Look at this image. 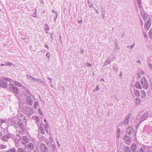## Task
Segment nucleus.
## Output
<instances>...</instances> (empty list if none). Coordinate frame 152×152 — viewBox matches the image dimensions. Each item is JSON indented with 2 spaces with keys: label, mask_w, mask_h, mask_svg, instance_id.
Masks as SVG:
<instances>
[{
  "label": "nucleus",
  "mask_w": 152,
  "mask_h": 152,
  "mask_svg": "<svg viewBox=\"0 0 152 152\" xmlns=\"http://www.w3.org/2000/svg\"><path fill=\"white\" fill-rule=\"evenodd\" d=\"M141 82L143 88L146 90H148L149 87L148 86L149 83L146 78L143 77L142 78Z\"/></svg>",
  "instance_id": "f257e3e1"
},
{
  "label": "nucleus",
  "mask_w": 152,
  "mask_h": 152,
  "mask_svg": "<svg viewBox=\"0 0 152 152\" xmlns=\"http://www.w3.org/2000/svg\"><path fill=\"white\" fill-rule=\"evenodd\" d=\"M9 90L12 92L13 93L17 94L18 93V89L17 87H16L12 84L10 83L9 84Z\"/></svg>",
  "instance_id": "f03ea898"
},
{
  "label": "nucleus",
  "mask_w": 152,
  "mask_h": 152,
  "mask_svg": "<svg viewBox=\"0 0 152 152\" xmlns=\"http://www.w3.org/2000/svg\"><path fill=\"white\" fill-rule=\"evenodd\" d=\"M149 113L148 112H145L139 118V121L140 123H142L144 121L146 120L148 117Z\"/></svg>",
  "instance_id": "7ed1b4c3"
},
{
  "label": "nucleus",
  "mask_w": 152,
  "mask_h": 152,
  "mask_svg": "<svg viewBox=\"0 0 152 152\" xmlns=\"http://www.w3.org/2000/svg\"><path fill=\"white\" fill-rule=\"evenodd\" d=\"M17 118L18 120L21 122H23L24 120L26 121V118L21 114L18 113L17 115Z\"/></svg>",
  "instance_id": "20e7f679"
},
{
  "label": "nucleus",
  "mask_w": 152,
  "mask_h": 152,
  "mask_svg": "<svg viewBox=\"0 0 152 152\" xmlns=\"http://www.w3.org/2000/svg\"><path fill=\"white\" fill-rule=\"evenodd\" d=\"M0 86L6 88L7 87V83L2 80L0 79Z\"/></svg>",
  "instance_id": "39448f33"
},
{
  "label": "nucleus",
  "mask_w": 152,
  "mask_h": 152,
  "mask_svg": "<svg viewBox=\"0 0 152 152\" xmlns=\"http://www.w3.org/2000/svg\"><path fill=\"white\" fill-rule=\"evenodd\" d=\"M11 137V135L10 134H9V135L3 136L1 137V139L3 141L7 142L8 141L9 139Z\"/></svg>",
  "instance_id": "423d86ee"
},
{
  "label": "nucleus",
  "mask_w": 152,
  "mask_h": 152,
  "mask_svg": "<svg viewBox=\"0 0 152 152\" xmlns=\"http://www.w3.org/2000/svg\"><path fill=\"white\" fill-rule=\"evenodd\" d=\"M26 101L28 104L29 105H31L33 103V101L31 97L28 96L26 98Z\"/></svg>",
  "instance_id": "0eeeda50"
},
{
  "label": "nucleus",
  "mask_w": 152,
  "mask_h": 152,
  "mask_svg": "<svg viewBox=\"0 0 152 152\" xmlns=\"http://www.w3.org/2000/svg\"><path fill=\"white\" fill-rule=\"evenodd\" d=\"M134 129L132 127H129L126 129V132L128 134L130 135L133 133L134 131Z\"/></svg>",
  "instance_id": "6e6552de"
},
{
  "label": "nucleus",
  "mask_w": 152,
  "mask_h": 152,
  "mask_svg": "<svg viewBox=\"0 0 152 152\" xmlns=\"http://www.w3.org/2000/svg\"><path fill=\"white\" fill-rule=\"evenodd\" d=\"M26 147L29 150L32 151L34 148V145L31 142L29 143L27 145Z\"/></svg>",
  "instance_id": "1a4fd4ad"
},
{
  "label": "nucleus",
  "mask_w": 152,
  "mask_h": 152,
  "mask_svg": "<svg viewBox=\"0 0 152 152\" xmlns=\"http://www.w3.org/2000/svg\"><path fill=\"white\" fill-rule=\"evenodd\" d=\"M151 20H149L145 23V26L147 29H148L150 28L151 25Z\"/></svg>",
  "instance_id": "9d476101"
},
{
  "label": "nucleus",
  "mask_w": 152,
  "mask_h": 152,
  "mask_svg": "<svg viewBox=\"0 0 152 152\" xmlns=\"http://www.w3.org/2000/svg\"><path fill=\"white\" fill-rule=\"evenodd\" d=\"M15 139V144H17L19 141H20L21 140V138L20 136L18 134H17L16 135V138H14Z\"/></svg>",
  "instance_id": "9b49d317"
},
{
  "label": "nucleus",
  "mask_w": 152,
  "mask_h": 152,
  "mask_svg": "<svg viewBox=\"0 0 152 152\" xmlns=\"http://www.w3.org/2000/svg\"><path fill=\"white\" fill-rule=\"evenodd\" d=\"M150 86H149V88L147 90V91H146V92L148 95H149L150 94L151 92V90H152V83L151 82H150Z\"/></svg>",
  "instance_id": "f8f14e48"
},
{
  "label": "nucleus",
  "mask_w": 152,
  "mask_h": 152,
  "mask_svg": "<svg viewBox=\"0 0 152 152\" xmlns=\"http://www.w3.org/2000/svg\"><path fill=\"white\" fill-rule=\"evenodd\" d=\"M133 91L134 94L137 96L140 97V93L138 90L134 88Z\"/></svg>",
  "instance_id": "ddd939ff"
},
{
  "label": "nucleus",
  "mask_w": 152,
  "mask_h": 152,
  "mask_svg": "<svg viewBox=\"0 0 152 152\" xmlns=\"http://www.w3.org/2000/svg\"><path fill=\"white\" fill-rule=\"evenodd\" d=\"M131 147L133 152H135L137 148L136 145L133 144L131 145Z\"/></svg>",
  "instance_id": "4468645a"
},
{
  "label": "nucleus",
  "mask_w": 152,
  "mask_h": 152,
  "mask_svg": "<svg viewBox=\"0 0 152 152\" xmlns=\"http://www.w3.org/2000/svg\"><path fill=\"white\" fill-rule=\"evenodd\" d=\"M134 86L135 87L139 89H141L142 88V87L139 82H137L135 84Z\"/></svg>",
  "instance_id": "2eb2a0df"
},
{
  "label": "nucleus",
  "mask_w": 152,
  "mask_h": 152,
  "mask_svg": "<svg viewBox=\"0 0 152 152\" xmlns=\"http://www.w3.org/2000/svg\"><path fill=\"white\" fill-rule=\"evenodd\" d=\"M17 124L18 125L20 129H23V125L22 123L19 121H18L17 122Z\"/></svg>",
  "instance_id": "dca6fc26"
},
{
  "label": "nucleus",
  "mask_w": 152,
  "mask_h": 152,
  "mask_svg": "<svg viewBox=\"0 0 152 152\" xmlns=\"http://www.w3.org/2000/svg\"><path fill=\"white\" fill-rule=\"evenodd\" d=\"M129 116L127 117L124 120L123 123L125 125L127 124L129 122Z\"/></svg>",
  "instance_id": "f3484780"
},
{
  "label": "nucleus",
  "mask_w": 152,
  "mask_h": 152,
  "mask_svg": "<svg viewBox=\"0 0 152 152\" xmlns=\"http://www.w3.org/2000/svg\"><path fill=\"white\" fill-rule=\"evenodd\" d=\"M111 63L110 58H108L107 60L105 61L104 66L106 65L107 64H110Z\"/></svg>",
  "instance_id": "a211bd4d"
},
{
  "label": "nucleus",
  "mask_w": 152,
  "mask_h": 152,
  "mask_svg": "<svg viewBox=\"0 0 152 152\" xmlns=\"http://www.w3.org/2000/svg\"><path fill=\"white\" fill-rule=\"evenodd\" d=\"M141 101L140 98H136L135 99V103L136 104L138 105L140 103Z\"/></svg>",
  "instance_id": "6ab92c4d"
},
{
  "label": "nucleus",
  "mask_w": 152,
  "mask_h": 152,
  "mask_svg": "<svg viewBox=\"0 0 152 152\" xmlns=\"http://www.w3.org/2000/svg\"><path fill=\"white\" fill-rule=\"evenodd\" d=\"M7 152H16V149L13 147L8 150Z\"/></svg>",
  "instance_id": "aec40b11"
},
{
  "label": "nucleus",
  "mask_w": 152,
  "mask_h": 152,
  "mask_svg": "<svg viewBox=\"0 0 152 152\" xmlns=\"http://www.w3.org/2000/svg\"><path fill=\"white\" fill-rule=\"evenodd\" d=\"M124 152H131L129 147L126 146L124 150Z\"/></svg>",
  "instance_id": "412c9836"
},
{
  "label": "nucleus",
  "mask_w": 152,
  "mask_h": 152,
  "mask_svg": "<svg viewBox=\"0 0 152 152\" xmlns=\"http://www.w3.org/2000/svg\"><path fill=\"white\" fill-rule=\"evenodd\" d=\"M142 94L141 98H145L146 96V94L145 91L142 90L141 91Z\"/></svg>",
  "instance_id": "4be33fe9"
},
{
  "label": "nucleus",
  "mask_w": 152,
  "mask_h": 152,
  "mask_svg": "<svg viewBox=\"0 0 152 152\" xmlns=\"http://www.w3.org/2000/svg\"><path fill=\"white\" fill-rule=\"evenodd\" d=\"M16 152H25V151L23 148H20L17 149Z\"/></svg>",
  "instance_id": "5701e85b"
},
{
  "label": "nucleus",
  "mask_w": 152,
  "mask_h": 152,
  "mask_svg": "<svg viewBox=\"0 0 152 152\" xmlns=\"http://www.w3.org/2000/svg\"><path fill=\"white\" fill-rule=\"evenodd\" d=\"M40 133L41 134H45V131L43 129L42 126H41L40 127Z\"/></svg>",
  "instance_id": "b1692460"
},
{
  "label": "nucleus",
  "mask_w": 152,
  "mask_h": 152,
  "mask_svg": "<svg viewBox=\"0 0 152 152\" xmlns=\"http://www.w3.org/2000/svg\"><path fill=\"white\" fill-rule=\"evenodd\" d=\"M37 82H39L40 83L43 85L45 83V82L39 78H37Z\"/></svg>",
  "instance_id": "393cba45"
},
{
  "label": "nucleus",
  "mask_w": 152,
  "mask_h": 152,
  "mask_svg": "<svg viewBox=\"0 0 152 152\" xmlns=\"http://www.w3.org/2000/svg\"><path fill=\"white\" fill-rule=\"evenodd\" d=\"M23 139L24 142L26 143L28 142L29 141L28 139L26 136L23 137Z\"/></svg>",
  "instance_id": "a878e982"
},
{
  "label": "nucleus",
  "mask_w": 152,
  "mask_h": 152,
  "mask_svg": "<svg viewBox=\"0 0 152 152\" xmlns=\"http://www.w3.org/2000/svg\"><path fill=\"white\" fill-rule=\"evenodd\" d=\"M137 3L138 6L140 8L142 6L141 0L137 1Z\"/></svg>",
  "instance_id": "bb28decb"
},
{
  "label": "nucleus",
  "mask_w": 152,
  "mask_h": 152,
  "mask_svg": "<svg viewBox=\"0 0 152 152\" xmlns=\"http://www.w3.org/2000/svg\"><path fill=\"white\" fill-rule=\"evenodd\" d=\"M145 148L144 146H142L140 149V152H145Z\"/></svg>",
  "instance_id": "cd10ccee"
},
{
  "label": "nucleus",
  "mask_w": 152,
  "mask_h": 152,
  "mask_svg": "<svg viewBox=\"0 0 152 152\" xmlns=\"http://www.w3.org/2000/svg\"><path fill=\"white\" fill-rule=\"evenodd\" d=\"M14 83L15 86H18L20 87H21L22 85L20 83L15 81L14 82Z\"/></svg>",
  "instance_id": "c85d7f7f"
},
{
  "label": "nucleus",
  "mask_w": 152,
  "mask_h": 152,
  "mask_svg": "<svg viewBox=\"0 0 152 152\" xmlns=\"http://www.w3.org/2000/svg\"><path fill=\"white\" fill-rule=\"evenodd\" d=\"M113 70L115 71V73H117L118 72V68L115 66H113Z\"/></svg>",
  "instance_id": "c756f323"
},
{
  "label": "nucleus",
  "mask_w": 152,
  "mask_h": 152,
  "mask_svg": "<svg viewBox=\"0 0 152 152\" xmlns=\"http://www.w3.org/2000/svg\"><path fill=\"white\" fill-rule=\"evenodd\" d=\"M124 123L123 122H121L118 124V126L121 127H124Z\"/></svg>",
  "instance_id": "7c9ffc66"
},
{
  "label": "nucleus",
  "mask_w": 152,
  "mask_h": 152,
  "mask_svg": "<svg viewBox=\"0 0 152 152\" xmlns=\"http://www.w3.org/2000/svg\"><path fill=\"white\" fill-rule=\"evenodd\" d=\"M48 124H47V123L45 124L44 125L45 129V130H46V132H48Z\"/></svg>",
  "instance_id": "2f4dec72"
},
{
  "label": "nucleus",
  "mask_w": 152,
  "mask_h": 152,
  "mask_svg": "<svg viewBox=\"0 0 152 152\" xmlns=\"http://www.w3.org/2000/svg\"><path fill=\"white\" fill-rule=\"evenodd\" d=\"M149 35L150 37V38L151 39H152V29H151L149 32Z\"/></svg>",
  "instance_id": "473e14b6"
},
{
  "label": "nucleus",
  "mask_w": 152,
  "mask_h": 152,
  "mask_svg": "<svg viewBox=\"0 0 152 152\" xmlns=\"http://www.w3.org/2000/svg\"><path fill=\"white\" fill-rule=\"evenodd\" d=\"M7 147L6 145H3V144H1L0 145V148L1 149H3L6 148Z\"/></svg>",
  "instance_id": "72a5a7b5"
},
{
  "label": "nucleus",
  "mask_w": 152,
  "mask_h": 152,
  "mask_svg": "<svg viewBox=\"0 0 152 152\" xmlns=\"http://www.w3.org/2000/svg\"><path fill=\"white\" fill-rule=\"evenodd\" d=\"M141 14L142 16V17L144 19H145V18H146V15L144 13L141 12Z\"/></svg>",
  "instance_id": "f704fd0d"
},
{
  "label": "nucleus",
  "mask_w": 152,
  "mask_h": 152,
  "mask_svg": "<svg viewBox=\"0 0 152 152\" xmlns=\"http://www.w3.org/2000/svg\"><path fill=\"white\" fill-rule=\"evenodd\" d=\"M45 26H46V27L45 29V30L46 31H49L50 29V28L48 25L47 24H46Z\"/></svg>",
  "instance_id": "c9c22d12"
},
{
  "label": "nucleus",
  "mask_w": 152,
  "mask_h": 152,
  "mask_svg": "<svg viewBox=\"0 0 152 152\" xmlns=\"http://www.w3.org/2000/svg\"><path fill=\"white\" fill-rule=\"evenodd\" d=\"M52 147L53 148V151H55L56 150V146L55 143L52 144Z\"/></svg>",
  "instance_id": "e433bc0d"
},
{
  "label": "nucleus",
  "mask_w": 152,
  "mask_h": 152,
  "mask_svg": "<svg viewBox=\"0 0 152 152\" xmlns=\"http://www.w3.org/2000/svg\"><path fill=\"white\" fill-rule=\"evenodd\" d=\"M45 145L44 144V143H41V150H42L43 148H44L45 147Z\"/></svg>",
  "instance_id": "4c0bfd02"
},
{
  "label": "nucleus",
  "mask_w": 152,
  "mask_h": 152,
  "mask_svg": "<svg viewBox=\"0 0 152 152\" xmlns=\"http://www.w3.org/2000/svg\"><path fill=\"white\" fill-rule=\"evenodd\" d=\"M43 152H47L48 151V149L46 146L42 150Z\"/></svg>",
  "instance_id": "58836bf2"
},
{
  "label": "nucleus",
  "mask_w": 152,
  "mask_h": 152,
  "mask_svg": "<svg viewBox=\"0 0 152 152\" xmlns=\"http://www.w3.org/2000/svg\"><path fill=\"white\" fill-rule=\"evenodd\" d=\"M12 64V63L9 62H7L6 63L5 65L7 66H10Z\"/></svg>",
  "instance_id": "ea45409f"
},
{
  "label": "nucleus",
  "mask_w": 152,
  "mask_h": 152,
  "mask_svg": "<svg viewBox=\"0 0 152 152\" xmlns=\"http://www.w3.org/2000/svg\"><path fill=\"white\" fill-rule=\"evenodd\" d=\"M152 58L151 57H149L148 58V60H147L148 64L151 63V62Z\"/></svg>",
  "instance_id": "a19ab883"
},
{
  "label": "nucleus",
  "mask_w": 152,
  "mask_h": 152,
  "mask_svg": "<svg viewBox=\"0 0 152 152\" xmlns=\"http://www.w3.org/2000/svg\"><path fill=\"white\" fill-rule=\"evenodd\" d=\"M120 132H117V137L118 139H119L120 137Z\"/></svg>",
  "instance_id": "79ce46f5"
},
{
  "label": "nucleus",
  "mask_w": 152,
  "mask_h": 152,
  "mask_svg": "<svg viewBox=\"0 0 152 152\" xmlns=\"http://www.w3.org/2000/svg\"><path fill=\"white\" fill-rule=\"evenodd\" d=\"M12 125H13L15 127H16L17 125L16 124V123L15 121H12Z\"/></svg>",
  "instance_id": "37998d69"
},
{
  "label": "nucleus",
  "mask_w": 152,
  "mask_h": 152,
  "mask_svg": "<svg viewBox=\"0 0 152 152\" xmlns=\"http://www.w3.org/2000/svg\"><path fill=\"white\" fill-rule=\"evenodd\" d=\"M33 152H39V150L38 148L36 147V148L33 151Z\"/></svg>",
  "instance_id": "c03bdc74"
},
{
  "label": "nucleus",
  "mask_w": 152,
  "mask_h": 152,
  "mask_svg": "<svg viewBox=\"0 0 152 152\" xmlns=\"http://www.w3.org/2000/svg\"><path fill=\"white\" fill-rule=\"evenodd\" d=\"M46 56L48 58H50V53L49 52H48L46 55Z\"/></svg>",
  "instance_id": "a18cd8bd"
},
{
  "label": "nucleus",
  "mask_w": 152,
  "mask_h": 152,
  "mask_svg": "<svg viewBox=\"0 0 152 152\" xmlns=\"http://www.w3.org/2000/svg\"><path fill=\"white\" fill-rule=\"evenodd\" d=\"M38 103L37 102H35V104H34V107L35 108H37V107L38 106Z\"/></svg>",
  "instance_id": "49530a36"
},
{
  "label": "nucleus",
  "mask_w": 152,
  "mask_h": 152,
  "mask_svg": "<svg viewBox=\"0 0 152 152\" xmlns=\"http://www.w3.org/2000/svg\"><path fill=\"white\" fill-rule=\"evenodd\" d=\"M86 65L88 67H90L92 66V64H90L89 62H87L86 63Z\"/></svg>",
  "instance_id": "de8ad7c7"
},
{
  "label": "nucleus",
  "mask_w": 152,
  "mask_h": 152,
  "mask_svg": "<svg viewBox=\"0 0 152 152\" xmlns=\"http://www.w3.org/2000/svg\"><path fill=\"white\" fill-rule=\"evenodd\" d=\"M26 76L28 78H30V79L31 80L32 79V78H33V77L30 75H27Z\"/></svg>",
  "instance_id": "09e8293b"
},
{
  "label": "nucleus",
  "mask_w": 152,
  "mask_h": 152,
  "mask_svg": "<svg viewBox=\"0 0 152 152\" xmlns=\"http://www.w3.org/2000/svg\"><path fill=\"white\" fill-rule=\"evenodd\" d=\"M38 111L39 112V113L41 115H42V111H41V110L40 109H38Z\"/></svg>",
  "instance_id": "8fccbe9b"
},
{
  "label": "nucleus",
  "mask_w": 152,
  "mask_h": 152,
  "mask_svg": "<svg viewBox=\"0 0 152 152\" xmlns=\"http://www.w3.org/2000/svg\"><path fill=\"white\" fill-rule=\"evenodd\" d=\"M50 141H51V142H54L53 140V138L51 137V136H50Z\"/></svg>",
  "instance_id": "3c124183"
},
{
  "label": "nucleus",
  "mask_w": 152,
  "mask_h": 152,
  "mask_svg": "<svg viewBox=\"0 0 152 152\" xmlns=\"http://www.w3.org/2000/svg\"><path fill=\"white\" fill-rule=\"evenodd\" d=\"M32 80H33L34 81L37 82V78H35L33 77V78H32Z\"/></svg>",
  "instance_id": "603ef678"
},
{
  "label": "nucleus",
  "mask_w": 152,
  "mask_h": 152,
  "mask_svg": "<svg viewBox=\"0 0 152 152\" xmlns=\"http://www.w3.org/2000/svg\"><path fill=\"white\" fill-rule=\"evenodd\" d=\"M149 67L151 69H152V64L151 63L148 64Z\"/></svg>",
  "instance_id": "864d4df0"
},
{
  "label": "nucleus",
  "mask_w": 152,
  "mask_h": 152,
  "mask_svg": "<svg viewBox=\"0 0 152 152\" xmlns=\"http://www.w3.org/2000/svg\"><path fill=\"white\" fill-rule=\"evenodd\" d=\"M135 43H134V44L133 45H132V46H131L130 47V48L131 49H132V48H133L135 46Z\"/></svg>",
  "instance_id": "5fc2aeb1"
},
{
  "label": "nucleus",
  "mask_w": 152,
  "mask_h": 152,
  "mask_svg": "<svg viewBox=\"0 0 152 152\" xmlns=\"http://www.w3.org/2000/svg\"><path fill=\"white\" fill-rule=\"evenodd\" d=\"M52 12L53 13H55L56 15H58V13L55 10H52Z\"/></svg>",
  "instance_id": "6e6d98bb"
},
{
  "label": "nucleus",
  "mask_w": 152,
  "mask_h": 152,
  "mask_svg": "<svg viewBox=\"0 0 152 152\" xmlns=\"http://www.w3.org/2000/svg\"><path fill=\"white\" fill-rule=\"evenodd\" d=\"M95 90L96 91H98L99 90V85H97L96 87V88H95Z\"/></svg>",
  "instance_id": "4d7b16f0"
},
{
  "label": "nucleus",
  "mask_w": 152,
  "mask_h": 152,
  "mask_svg": "<svg viewBox=\"0 0 152 152\" xmlns=\"http://www.w3.org/2000/svg\"><path fill=\"white\" fill-rule=\"evenodd\" d=\"M117 50H119L120 49V48L119 46H118V45L117 44V45L116 46L115 49Z\"/></svg>",
  "instance_id": "13d9d810"
},
{
  "label": "nucleus",
  "mask_w": 152,
  "mask_h": 152,
  "mask_svg": "<svg viewBox=\"0 0 152 152\" xmlns=\"http://www.w3.org/2000/svg\"><path fill=\"white\" fill-rule=\"evenodd\" d=\"M0 122L1 124H2V123H5V121L4 120H1Z\"/></svg>",
  "instance_id": "bf43d9fd"
},
{
  "label": "nucleus",
  "mask_w": 152,
  "mask_h": 152,
  "mask_svg": "<svg viewBox=\"0 0 152 152\" xmlns=\"http://www.w3.org/2000/svg\"><path fill=\"white\" fill-rule=\"evenodd\" d=\"M129 138V137L127 135H126L125 136V137L124 138V139L125 140H128V139L127 138Z\"/></svg>",
  "instance_id": "052dcab7"
},
{
  "label": "nucleus",
  "mask_w": 152,
  "mask_h": 152,
  "mask_svg": "<svg viewBox=\"0 0 152 152\" xmlns=\"http://www.w3.org/2000/svg\"><path fill=\"white\" fill-rule=\"evenodd\" d=\"M89 6L90 8H91L93 7V5L92 4H89Z\"/></svg>",
  "instance_id": "680f3d73"
},
{
  "label": "nucleus",
  "mask_w": 152,
  "mask_h": 152,
  "mask_svg": "<svg viewBox=\"0 0 152 152\" xmlns=\"http://www.w3.org/2000/svg\"><path fill=\"white\" fill-rule=\"evenodd\" d=\"M140 23V24H141V26H143V21L141 20Z\"/></svg>",
  "instance_id": "e2e57ef3"
},
{
  "label": "nucleus",
  "mask_w": 152,
  "mask_h": 152,
  "mask_svg": "<svg viewBox=\"0 0 152 152\" xmlns=\"http://www.w3.org/2000/svg\"><path fill=\"white\" fill-rule=\"evenodd\" d=\"M102 18L104 19L105 18V15H104V14H105V12H104V13H102Z\"/></svg>",
  "instance_id": "0e129e2a"
},
{
  "label": "nucleus",
  "mask_w": 152,
  "mask_h": 152,
  "mask_svg": "<svg viewBox=\"0 0 152 152\" xmlns=\"http://www.w3.org/2000/svg\"><path fill=\"white\" fill-rule=\"evenodd\" d=\"M45 47L48 50L49 49V47L48 46V45L47 44H45Z\"/></svg>",
  "instance_id": "69168bd1"
},
{
  "label": "nucleus",
  "mask_w": 152,
  "mask_h": 152,
  "mask_svg": "<svg viewBox=\"0 0 152 152\" xmlns=\"http://www.w3.org/2000/svg\"><path fill=\"white\" fill-rule=\"evenodd\" d=\"M125 34V33H123L121 35V37L122 38H123L124 37V35Z\"/></svg>",
  "instance_id": "338daca9"
},
{
  "label": "nucleus",
  "mask_w": 152,
  "mask_h": 152,
  "mask_svg": "<svg viewBox=\"0 0 152 152\" xmlns=\"http://www.w3.org/2000/svg\"><path fill=\"white\" fill-rule=\"evenodd\" d=\"M80 53H84V50H83L81 49L80 50Z\"/></svg>",
  "instance_id": "774afa93"
}]
</instances>
